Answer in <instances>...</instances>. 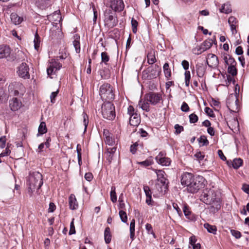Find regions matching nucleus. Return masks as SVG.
<instances>
[{
  "mask_svg": "<svg viewBox=\"0 0 249 249\" xmlns=\"http://www.w3.org/2000/svg\"><path fill=\"white\" fill-rule=\"evenodd\" d=\"M6 142L5 137H2L0 138V147L3 148L4 147Z\"/></svg>",
  "mask_w": 249,
  "mask_h": 249,
  "instance_id": "obj_62",
  "label": "nucleus"
},
{
  "mask_svg": "<svg viewBox=\"0 0 249 249\" xmlns=\"http://www.w3.org/2000/svg\"><path fill=\"white\" fill-rule=\"evenodd\" d=\"M85 178L87 180L89 181L92 179L93 176L90 173H87L85 175Z\"/></svg>",
  "mask_w": 249,
  "mask_h": 249,
  "instance_id": "obj_63",
  "label": "nucleus"
},
{
  "mask_svg": "<svg viewBox=\"0 0 249 249\" xmlns=\"http://www.w3.org/2000/svg\"><path fill=\"white\" fill-rule=\"evenodd\" d=\"M48 18L51 21L54 22V23L57 24V22H60L61 20V17L59 13L57 11L54 12L52 15H49Z\"/></svg>",
  "mask_w": 249,
  "mask_h": 249,
  "instance_id": "obj_22",
  "label": "nucleus"
},
{
  "mask_svg": "<svg viewBox=\"0 0 249 249\" xmlns=\"http://www.w3.org/2000/svg\"><path fill=\"white\" fill-rule=\"evenodd\" d=\"M103 135L105 137V141L107 144L110 146H113L115 144V139L113 138L112 134L107 129L104 130Z\"/></svg>",
  "mask_w": 249,
  "mask_h": 249,
  "instance_id": "obj_16",
  "label": "nucleus"
},
{
  "mask_svg": "<svg viewBox=\"0 0 249 249\" xmlns=\"http://www.w3.org/2000/svg\"><path fill=\"white\" fill-rule=\"evenodd\" d=\"M12 22L15 25H18L21 23L23 18L19 17L16 13H12L10 16Z\"/></svg>",
  "mask_w": 249,
  "mask_h": 249,
  "instance_id": "obj_24",
  "label": "nucleus"
},
{
  "mask_svg": "<svg viewBox=\"0 0 249 249\" xmlns=\"http://www.w3.org/2000/svg\"><path fill=\"white\" fill-rule=\"evenodd\" d=\"M204 178L201 176H194L190 173H184L181 175V184L186 187V191L190 193H195L204 187Z\"/></svg>",
  "mask_w": 249,
  "mask_h": 249,
  "instance_id": "obj_1",
  "label": "nucleus"
},
{
  "mask_svg": "<svg viewBox=\"0 0 249 249\" xmlns=\"http://www.w3.org/2000/svg\"><path fill=\"white\" fill-rule=\"evenodd\" d=\"M47 129L45 122H41L38 127V133L40 134H43L47 132Z\"/></svg>",
  "mask_w": 249,
  "mask_h": 249,
  "instance_id": "obj_37",
  "label": "nucleus"
},
{
  "mask_svg": "<svg viewBox=\"0 0 249 249\" xmlns=\"http://www.w3.org/2000/svg\"><path fill=\"white\" fill-rule=\"evenodd\" d=\"M119 216L121 219V221L123 222L126 223L127 222V216L126 213L123 210H120L119 211Z\"/></svg>",
  "mask_w": 249,
  "mask_h": 249,
  "instance_id": "obj_38",
  "label": "nucleus"
},
{
  "mask_svg": "<svg viewBox=\"0 0 249 249\" xmlns=\"http://www.w3.org/2000/svg\"><path fill=\"white\" fill-rule=\"evenodd\" d=\"M79 39V36H75V38L73 41V45L77 53H79L80 52V46Z\"/></svg>",
  "mask_w": 249,
  "mask_h": 249,
  "instance_id": "obj_33",
  "label": "nucleus"
},
{
  "mask_svg": "<svg viewBox=\"0 0 249 249\" xmlns=\"http://www.w3.org/2000/svg\"><path fill=\"white\" fill-rule=\"evenodd\" d=\"M74 233H75V230L74 225V218H73L70 224V230L69 231V234L71 235Z\"/></svg>",
  "mask_w": 249,
  "mask_h": 249,
  "instance_id": "obj_49",
  "label": "nucleus"
},
{
  "mask_svg": "<svg viewBox=\"0 0 249 249\" xmlns=\"http://www.w3.org/2000/svg\"><path fill=\"white\" fill-rule=\"evenodd\" d=\"M69 204L70 208L71 210H75L78 207V204L75 196L73 194H71L69 197Z\"/></svg>",
  "mask_w": 249,
  "mask_h": 249,
  "instance_id": "obj_20",
  "label": "nucleus"
},
{
  "mask_svg": "<svg viewBox=\"0 0 249 249\" xmlns=\"http://www.w3.org/2000/svg\"><path fill=\"white\" fill-rule=\"evenodd\" d=\"M205 113L209 116L212 117L213 116V111L211 108L209 107H206L205 108Z\"/></svg>",
  "mask_w": 249,
  "mask_h": 249,
  "instance_id": "obj_56",
  "label": "nucleus"
},
{
  "mask_svg": "<svg viewBox=\"0 0 249 249\" xmlns=\"http://www.w3.org/2000/svg\"><path fill=\"white\" fill-rule=\"evenodd\" d=\"M9 146H7V148L5 149V151L3 152H2L0 154V156L1 157H4V156H8L10 153V150H9Z\"/></svg>",
  "mask_w": 249,
  "mask_h": 249,
  "instance_id": "obj_57",
  "label": "nucleus"
},
{
  "mask_svg": "<svg viewBox=\"0 0 249 249\" xmlns=\"http://www.w3.org/2000/svg\"><path fill=\"white\" fill-rule=\"evenodd\" d=\"M104 238L105 242L107 244L110 242L111 240V236L110 234V230L109 227H107L104 231Z\"/></svg>",
  "mask_w": 249,
  "mask_h": 249,
  "instance_id": "obj_27",
  "label": "nucleus"
},
{
  "mask_svg": "<svg viewBox=\"0 0 249 249\" xmlns=\"http://www.w3.org/2000/svg\"><path fill=\"white\" fill-rule=\"evenodd\" d=\"M11 53L10 49L6 46H0V58H3L9 56Z\"/></svg>",
  "mask_w": 249,
  "mask_h": 249,
  "instance_id": "obj_21",
  "label": "nucleus"
},
{
  "mask_svg": "<svg viewBox=\"0 0 249 249\" xmlns=\"http://www.w3.org/2000/svg\"><path fill=\"white\" fill-rule=\"evenodd\" d=\"M161 69L157 65H151L142 72V78L151 79L157 77L160 72Z\"/></svg>",
  "mask_w": 249,
  "mask_h": 249,
  "instance_id": "obj_6",
  "label": "nucleus"
},
{
  "mask_svg": "<svg viewBox=\"0 0 249 249\" xmlns=\"http://www.w3.org/2000/svg\"><path fill=\"white\" fill-rule=\"evenodd\" d=\"M181 110L183 112H187L189 110V107L186 102H183L181 107Z\"/></svg>",
  "mask_w": 249,
  "mask_h": 249,
  "instance_id": "obj_53",
  "label": "nucleus"
},
{
  "mask_svg": "<svg viewBox=\"0 0 249 249\" xmlns=\"http://www.w3.org/2000/svg\"><path fill=\"white\" fill-rule=\"evenodd\" d=\"M29 70V67L26 63H22L18 67V73L20 77L24 79H29L30 78Z\"/></svg>",
  "mask_w": 249,
  "mask_h": 249,
  "instance_id": "obj_13",
  "label": "nucleus"
},
{
  "mask_svg": "<svg viewBox=\"0 0 249 249\" xmlns=\"http://www.w3.org/2000/svg\"><path fill=\"white\" fill-rule=\"evenodd\" d=\"M163 71L166 78H169L171 76V71L169 68V64L165 63L163 67Z\"/></svg>",
  "mask_w": 249,
  "mask_h": 249,
  "instance_id": "obj_32",
  "label": "nucleus"
},
{
  "mask_svg": "<svg viewBox=\"0 0 249 249\" xmlns=\"http://www.w3.org/2000/svg\"><path fill=\"white\" fill-rule=\"evenodd\" d=\"M227 106L231 112H237L239 111L238 99L235 94H231L228 96Z\"/></svg>",
  "mask_w": 249,
  "mask_h": 249,
  "instance_id": "obj_7",
  "label": "nucleus"
},
{
  "mask_svg": "<svg viewBox=\"0 0 249 249\" xmlns=\"http://www.w3.org/2000/svg\"><path fill=\"white\" fill-rule=\"evenodd\" d=\"M214 40H215V37H214L213 40V39H206L200 46H197L193 49V53L196 54H199L210 49L214 43Z\"/></svg>",
  "mask_w": 249,
  "mask_h": 249,
  "instance_id": "obj_9",
  "label": "nucleus"
},
{
  "mask_svg": "<svg viewBox=\"0 0 249 249\" xmlns=\"http://www.w3.org/2000/svg\"><path fill=\"white\" fill-rule=\"evenodd\" d=\"M195 156L199 160H202L204 158V155L200 152H197Z\"/></svg>",
  "mask_w": 249,
  "mask_h": 249,
  "instance_id": "obj_61",
  "label": "nucleus"
},
{
  "mask_svg": "<svg viewBox=\"0 0 249 249\" xmlns=\"http://www.w3.org/2000/svg\"><path fill=\"white\" fill-rule=\"evenodd\" d=\"M198 141L200 143H202L201 146L207 145L209 144V141L205 136H201L198 139Z\"/></svg>",
  "mask_w": 249,
  "mask_h": 249,
  "instance_id": "obj_40",
  "label": "nucleus"
},
{
  "mask_svg": "<svg viewBox=\"0 0 249 249\" xmlns=\"http://www.w3.org/2000/svg\"><path fill=\"white\" fill-rule=\"evenodd\" d=\"M185 82L187 87L189 86L190 79L191 78L190 72L189 71H186L185 72Z\"/></svg>",
  "mask_w": 249,
  "mask_h": 249,
  "instance_id": "obj_45",
  "label": "nucleus"
},
{
  "mask_svg": "<svg viewBox=\"0 0 249 249\" xmlns=\"http://www.w3.org/2000/svg\"><path fill=\"white\" fill-rule=\"evenodd\" d=\"M228 22L230 25L231 30L232 33L233 34H236L237 33L236 28L237 26L238 22L237 19L234 17L231 16L229 18Z\"/></svg>",
  "mask_w": 249,
  "mask_h": 249,
  "instance_id": "obj_19",
  "label": "nucleus"
},
{
  "mask_svg": "<svg viewBox=\"0 0 249 249\" xmlns=\"http://www.w3.org/2000/svg\"><path fill=\"white\" fill-rule=\"evenodd\" d=\"M236 61L230 55H229L228 62V65L230 66H235L236 65Z\"/></svg>",
  "mask_w": 249,
  "mask_h": 249,
  "instance_id": "obj_52",
  "label": "nucleus"
},
{
  "mask_svg": "<svg viewBox=\"0 0 249 249\" xmlns=\"http://www.w3.org/2000/svg\"><path fill=\"white\" fill-rule=\"evenodd\" d=\"M9 106L12 111H17L20 108L21 103L17 98H14L9 101Z\"/></svg>",
  "mask_w": 249,
  "mask_h": 249,
  "instance_id": "obj_18",
  "label": "nucleus"
},
{
  "mask_svg": "<svg viewBox=\"0 0 249 249\" xmlns=\"http://www.w3.org/2000/svg\"><path fill=\"white\" fill-rule=\"evenodd\" d=\"M181 65L184 70H187L189 69V64L187 61L185 60H183Z\"/></svg>",
  "mask_w": 249,
  "mask_h": 249,
  "instance_id": "obj_59",
  "label": "nucleus"
},
{
  "mask_svg": "<svg viewBox=\"0 0 249 249\" xmlns=\"http://www.w3.org/2000/svg\"><path fill=\"white\" fill-rule=\"evenodd\" d=\"M110 10H106L105 12L104 22L105 26L111 28L116 26L118 23V19L116 17L111 15Z\"/></svg>",
  "mask_w": 249,
  "mask_h": 249,
  "instance_id": "obj_8",
  "label": "nucleus"
},
{
  "mask_svg": "<svg viewBox=\"0 0 249 249\" xmlns=\"http://www.w3.org/2000/svg\"><path fill=\"white\" fill-rule=\"evenodd\" d=\"M140 116L139 114H134L129 118V123L131 125L137 126L140 124Z\"/></svg>",
  "mask_w": 249,
  "mask_h": 249,
  "instance_id": "obj_23",
  "label": "nucleus"
},
{
  "mask_svg": "<svg viewBox=\"0 0 249 249\" xmlns=\"http://www.w3.org/2000/svg\"><path fill=\"white\" fill-rule=\"evenodd\" d=\"M148 102L145 99L144 100H140L139 102L138 106L143 110L148 112L149 111V104Z\"/></svg>",
  "mask_w": 249,
  "mask_h": 249,
  "instance_id": "obj_25",
  "label": "nucleus"
},
{
  "mask_svg": "<svg viewBox=\"0 0 249 249\" xmlns=\"http://www.w3.org/2000/svg\"><path fill=\"white\" fill-rule=\"evenodd\" d=\"M204 227L207 229L209 232L214 234H216L217 228L215 226L211 225L208 223H205L204 224Z\"/></svg>",
  "mask_w": 249,
  "mask_h": 249,
  "instance_id": "obj_30",
  "label": "nucleus"
},
{
  "mask_svg": "<svg viewBox=\"0 0 249 249\" xmlns=\"http://www.w3.org/2000/svg\"><path fill=\"white\" fill-rule=\"evenodd\" d=\"M153 163V161L150 159H147L144 161L138 162V164L144 167H147Z\"/></svg>",
  "mask_w": 249,
  "mask_h": 249,
  "instance_id": "obj_44",
  "label": "nucleus"
},
{
  "mask_svg": "<svg viewBox=\"0 0 249 249\" xmlns=\"http://www.w3.org/2000/svg\"><path fill=\"white\" fill-rule=\"evenodd\" d=\"M155 160L158 164L162 166H169L171 162L170 159L166 157V154L163 152H160Z\"/></svg>",
  "mask_w": 249,
  "mask_h": 249,
  "instance_id": "obj_12",
  "label": "nucleus"
},
{
  "mask_svg": "<svg viewBox=\"0 0 249 249\" xmlns=\"http://www.w3.org/2000/svg\"><path fill=\"white\" fill-rule=\"evenodd\" d=\"M207 64L211 68H216L219 64L218 57L213 54H209L207 60Z\"/></svg>",
  "mask_w": 249,
  "mask_h": 249,
  "instance_id": "obj_15",
  "label": "nucleus"
},
{
  "mask_svg": "<svg viewBox=\"0 0 249 249\" xmlns=\"http://www.w3.org/2000/svg\"><path fill=\"white\" fill-rule=\"evenodd\" d=\"M110 7L116 12H121L123 10L124 5L123 0H111Z\"/></svg>",
  "mask_w": 249,
  "mask_h": 249,
  "instance_id": "obj_14",
  "label": "nucleus"
},
{
  "mask_svg": "<svg viewBox=\"0 0 249 249\" xmlns=\"http://www.w3.org/2000/svg\"><path fill=\"white\" fill-rule=\"evenodd\" d=\"M61 67L62 65L57 60L54 59H51L49 61L48 67L47 69L48 75L51 76L54 74Z\"/></svg>",
  "mask_w": 249,
  "mask_h": 249,
  "instance_id": "obj_10",
  "label": "nucleus"
},
{
  "mask_svg": "<svg viewBox=\"0 0 249 249\" xmlns=\"http://www.w3.org/2000/svg\"><path fill=\"white\" fill-rule=\"evenodd\" d=\"M147 58L148 64L150 65L153 64L156 61L154 51L152 50L149 52L147 54Z\"/></svg>",
  "mask_w": 249,
  "mask_h": 249,
  "instance_id": "obj_26",
  "label": "nucleus"
},
{
  "mask_svg": "<svg viewBox=\"0 0 249 249\" xmlns=\"http://www.w3.org/2000/svg\"><path fill=\"white\" fill-rule=\"evenodd\" d=\"M175 129H176V132L177 134H179L181 131L183 130V127L177 124L175 125Z\"/></svg>",
  "mask_w": 249,
  "mask_h": 249,
  "instance_id": "obj_54",
  "label": "nucleus"
},
{
  "mask_svg": "<svg viewBox=\"0 0 249 249\" xmlns=\"http://www.w3.org/2000/svg\"><path fill=\"white\" fill-rule=\"evenodd\" d=\"M200 200L204 203L211 205V209L213 212L220 209L221 206L219 198L216 197L214 191L212 190H206L200 196Z\"/></svg>",
  "mask_w": 249,
  "mask_h": 249,
  "instance_id": "obj_3",
  "label": "nucleus"
},
{
  "mask_svg": "<svg viewBox=\"0 0 249 249\" xmlns=\"http://www.w3.org/2000/svg\"><path fill=\"white\" fill-rule=\"evenodd\" d=\"M235 66H229L228 69V72L232 76H234L237 74V70Z\"/></svg>",
  "mask_w": 249,
  "mask_h": 249,
  "instance_id": "obj_43",
  "label": "nucleus"
},
{
  "mask_svg": "<svg viewBox=\"0 0 249 249\" xmlns=\"http://www.w3.org/2000/svg\"><path fill=\"white\" fill-rule=\"evenodd\" d=\"M110 196L112 202L113 203L116 202L117 201V196L115 192V187L114 186L111 187Z\"/></svg>",
  "mask_w": 249,
  "mask_h": 249,
  "instance_id": "obj_36",
  "label": "nucleus"
},
{
  "mask_svg": "<svg viewBox=\"0 0 249 249\" xmlns=\"http://www.w3.org/2000/svg\"><path fill=\"white\" fill-rule=\"evenodd\" d=\"M123 196V194H121V196L119 197V209H124L125 207V204L121 198V196Z\"/></svg>",
  "mask_w": 249,
  "mask_h": 249,
  "instance_id": "obj_55",
  "label": "nucleus"
},
{
  "mask_svg": "<svg viewBox=\"0 0 249 249\" xmlns=\"http://www.w3.org/2000/svg\"><path fill=\"white\" fill-rule=\"evenodd\" d=\"M242 190L244 192L248 194H249V185L244 184L242 186Z\"/></svg>",
  "mask_w": 249,
  "mask_h": 249,
  "instance_id": "obj_64",
  "label": "nucleus"
},
{
  "mask_svg": "<svg viewBox=\"0 0 249 249\" xmlns=\"http://www.w3.org/2000/svg\"><path fill=\"white\" fill-rule=\"evenodd\" d=\"M143 190L146 196H151L152 193L149 186L147 185H144Z\"/></svg>",
  "mask_w": 249,
  "mask_h": 249,
  "instance_id": "obj_51",
  "label": "nucleus"
},
{
  "mask_svg": "<svg viewBox=\"0 0 249 249\" xmlns=\"http://www.w3.org/2000/svg\"><path fill=\"white\" fill-rule=\"evenodd\" d=\"M131 25L132 27V32L134 33H136L137 31V26H138V22L136 20L134 19L133 18L131 19Z\"/></svg>",
  "mask_w": 249,
  "mask_h": 249,
  "instance_id": "obj_46",
  "label": "nucleus"
},
{
  "mask_svg": "<svg viewBox=\"0 0 249 249\" xmlns=\"http://www.w3.org/2000/svg\"><path fill=\"white\" fill-rule=\"evenodd\" d=\"M198 117L195 113H192L189 115L190 122L191 123H195L198 121Z\"/></svg>",
  "mask_w": 249,
  "mask_h": 249,
  "instance_id": "obj_47",
  "label": "nucleus"
},
{
  "mask_svg": "<svg viewBox=\"0 0 249 249\" xmlns=\"http://www.w3.org/2000/svg\"><path fill=\"white\" fill-rule=\"evenodd\" d=\"M40 42V37H39V35H38L37 33L36 32L35 36V38L34 40V47L36 50H38V49L39 47Z\"/></svg>",
  "mask_w": 249,
  "mask_h": 249,
  "instance_id": "obj_35",
  "label": "nucleus"
},
{
  "mask_svg": "<svg viewBox=\"0 0 249 249\" xmlns=\"http://www.w3.org/2000/svg\"><path fill=\"white\" fill-rule=\"evenodd\" d=\"M231 4L229 3H225L222 6V8L220 9L221 13L229 14L231 12Z\"/></svg>",
  "mask_w": 249,
  "mask_h": 249,
  "instance_id": "obj_28",
  "label": "nucleus"
},
{
  "mask_svg": "<svg viewBox=\"0 0 249 249\" xmlns=\"http://www.w3.org/2000/svg\"><path fill=\"white\" fill-rule=\"evenodd\" d=\"M127 114L130 116V117L133 116L134 114H138L137 111L132 106H129L128 107Z\"/></svg>",
  "mask_w": 249,
  "mask_h": 249,
  "instance_id": "obj_41",
  "label": "nucleus"
},
{
  "mask_svg": "<svg viewBox=\"0 0 249 249\" xmlns=\"http://www.w3.org/2000/svg\"><path fill=\"white\" fill-rule=\"evenodd\" d=\"M82 115L83 118V124L85 126V130H86L89 123V118L88 115L84 112L83 113Z\"/></svg>",
  "mask_w": 249,
  "mask_h": 249,
  "instance_id": "obj_48",
  "label": "nucleus"
},
{
  "mask_svg": "<svg viewBox=\"0 0 249 249\" xmlns=\"http://www.w3.org/2000/svg\"><path fill=\"white\" fill-rule=\"evenodd\" d=\"M102 62L107 64V62L109 60V56L106 52H103L101 53Z\"/></svg>",
  "mask_w": 249,
  "mask_h": 249,
  "instance_id": "obj_39",
  "label": "nucleus"
},
{
  "mask_svg": "<svg viewBox=\"0 0 249 249\" xmlns=\"http://www.w3.org/2000/svg\"><path fill=\"white\" fill-rule=\"evenodd\" d=\"M102 113L103 117L109 120H112L115 117V107L110 102L104 103L102 107Z\"/></svg>",
  "mask_w": 249,
  "mask_h": 249,
  "instance_id": "obj_4",
  "label": "nucleus"
},
{
  "mask_svg": "<svg viewBox=\"0 0 249 249\" xmlns=\"http://www.w3.org/2000/svg\"><path fill=\"white\" fill-rule=\"evenodd\" d=\"M156 173L157 175V179L160 182L164 188H166V179L164 177L165 172L161 170H156Z\"/></svg>",
  "mask_w": 249,
  "mask_h": 249,
  "instance_id": "obj_17",
  "label": "nucleus"
},
{
  "mask_svg": "<svg viewBox=\"0 0 249 249\" xmlns=\"http://www.w3.org/2000/svg\"><path fill=\"white\" fill-rule=\"evenodd\" d=\"M242 163L243 160L241 159H235L233 160L232 166L234 169H238L242 165Z\"/></svg>",
  "mask_w": 249,
  "mask_h": 249,
  "instance_id": "obj_34",
  "label": "nucleus"
},
{
  "mask_svg": "<svg viewBox=\"0 0 249 249\" xmlns=\"http://www.w3.org/2000/svg\"><path fill=\"white\" fill-rule=\"evenodd\" d=\"M58 90H57L56 91L53 92L51 93V95L50 96V98H51V101L52 103H53L54 102L55 98L57 96V95L58 94Z\"/></svg>",
  "mask_w": 249,
  "mask_h": 249,
  "instance_id": "obj_58",
  "label": "nucleus"
},
{
  "mask_svg": "<svg viewBox=\"0 0 249 249\" xmlns=\"http://www.w3.org/2000/svg\"><path fill=\"white\" fill-rule=\"evenodd\" d=\"M43 184L42 175L38 172L31 173L28 177L27 184L28 185V193L30 197L33 196L34 193L39 194L38 190Z\"/></svg>",
  "mask_w": 249,
  "mask_h": 249,
  "instance_id": "obj_2",
  "label": "nucleus"
},
{
  "mask_svg": "<svg viewBox=\"0 0 249 249\" xmlns=\"http://www.w3.org/2000/svg\"><path fill=\"white\" fill-rule=\"evenodd\" d=\"M231 232L232 235L234 236L236 239H239L241 236V233L240 231L234 230H231Z\"/></svg>",
  "mask_w": 249,
  "mask_h": 249,
  "instance_id": "obj_50",
  "label": "nucleus"
},
{
  "mask_svg": "<svg viewBox=\"0 0 249 249\" xmlns=\"http://www.w3.org/2000/svg\"><path fill=\"white\" fill-rule=\"evenodd\" d=\"M100 95L103 100L110 102L114 99V94L110 84H104L100 88Z\"/></svg>",
  "mask_w": 249,
  "mask_h": 249,
  "instance_id": "obj_5",
  "label": "nucleus"
},
{
  "mask_svg": "<svg viewBox=\"0 0 249 249\" xmlns=\"http://www.w3.org/2000/svg\"><path fill=\"white\" fill-rule=\"evenodd\" d=\"M206 71V69L203 65H197L196 68V73L198 77H202Z\"/></svg>",
  "mask_w": 249,
  "mask_h": 249,
  "instance_id": "obj_31",
  "label": "nucleus"
},
{
  "mask_svg": "<svg viewBox=\"0 0 249 249\" xmlns=\"http://www.w3.org/2000/svg\"><path fill=\"white\" fill-rule=\"evenodd\" d=\"M144 99L151 104L155 105L161 100V95L159 93L150 92L144 96Z\"/></svg>",
  "mask_w": 249,
  "mask_h": 249,
  "instance_id": "obj_11",
  "label": "nucleus"
},
{
  "mask_svg": "<svg viewBox=\"0 0 249 249\" xmlns=\"http://www.w3.org/2000/svg\"><path fill=\"white\" fill-rule=\"evenodd\" d=\"M116 150V147H110L107 148V154H110V156L113 155V154L115 152Z\"/></svg>",
  "mask_w": 249,
  "mask_h": 249,
  "instance_id": "obj_60",
  "label": "nucleus"
},
{
  "mask_svg": "<svg viewBox=\"0 0 249 249\" xmlns=\"http://www.w3.org/2000/svg\"><path fill=\"white\" fill-rule=\"evenodd\" d=\"M145 229L148 234H151L154 238H156V235L153 231L152 227L151 224L147 223L145 225Z\"/></svg>",
  "mask_w": 249,
  "mask_h": 249,
  "instance_id": "obj_42",
  "label": "nucleus"
},
{
  "mask_svg": "<svg viewBox=\"0 0 249 249\" xmlns=\"http://www.w3.org/2000/svg\"><path fill=\"white\" fill-rule=\"evenodd\" d=\"M135 219H132L130 223V237L132 240L134 239L135 236Z\"/></svg>",
  "mask_w": 249,
  "mask_h": 249,
  "instance_id": "obj_29",
  "label": "nucleus"
}]
</instances>
